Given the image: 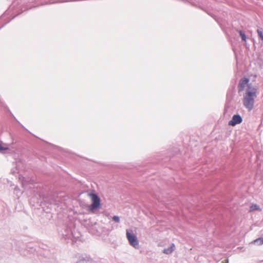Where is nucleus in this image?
<instances>
[{"label":"nucleus","instance_id":"f257e3e1","mask_svg":"<svg viewBox=\"0 0 263 263\" xmlns=\"http://www.w3.org/2000/svg\"><path fill=\"white\" fill-rule=\"evenodd\" d=\"M238 92L245 90L243 97V104L245 107L249 110L253 107L255 100L257 97V89L249 83V79L243 78L240 79L238 85Z\"/></svg>","mask_w":263,"mask_h":263},{"label":"nucleus","instance_id":"f03ea898","mask_svg":"<svg viewBox=\"0 0 263 263\" xmlns=\"http://www.w3.org/2000/svg\"><path fill=\"white\" fill-rule=\"evenodd\" d=\"M89 196L92 201V203L89 206V211L91 212H93L94 211L100 208V199L98 195L93 193L89 194Z\"/></svg>","mask_w":263,"mask_h":263},{"label":"nucleus","instance_id":"7ed1b4c3","mask_svg":"<svg viewBox=\"0 0 263 263\" xmlns=\"http://www.w3.org/2000/svg\"><path fill=\"white\" fill-rule=\"evenodd\" d=\"M126 235L129 244L136 249L139 248V241L132 230H126Z\"/></svg>","mask_w":263,"mask_h":263},{"label":"nucleus","instance_id":"20e7f679","mask_svg":"<svg viewBox=\"0 0 263 263\" xmlns=\"http://www.w3.org/2000/svg\"><path fill=\"white\" fill-rule=\"evenodd\" d=\"M242 119L239 115H235L233 116L232 119L229 122V125L235 126L236 124H240L242 122Z\"/></svg>","mask_w":263,"mask_h":263},{"label":"nucleus","instance_id":"39448f33","mask_svg":"<svg viewBox=\"0 0 263 263\" xmlns=\"http://www.w3.org/2000/svg\"><path fill=\"white\" fill-rule=\"evenodd\" d=\"M255 211H261V208H260V206L256 204H252L250 206V209H249V212H253Z\"/></svg>","mask_w":263,"mask_h":263},{"label":"nucleus","instance_id":"423d86ee","mask_svg":"<svg viewBox=\"0 0 263 263\" xmlns=\"http://www.w3.org/2000/svg\"><path fill=\"white\" fill-rule=\"evenodd\" d=\"M175 250V245L172 243L171 247L167 249H164L163 252L166 254H170L172 253Z\"/></svg>","mask_w":263,"mask_h":263},{"label":"nucleus","instance_id":"0eeeda50","mask_svg":"<svg viewBox=\"0 0 263 263\" xmlns=\"http://www.w3.org/2000/svg\"><path fill=\"white\" fill-rule=\"evenodd\" d=\"M9 149V147L7 145V144H5L3 143V142L0 141V152L2 151H5Z\"/></svg>","mask_w":263,"mask_h":263},{"label":"nucleus","instance_id":"6e6552de","mask_svg":"<svg viewBox=\"0 0 263 263\" xmlns=\"http://www.w3.org/2000/svg\"><path fill=\"white\" fill-rule=\"evenodd\" d=\"M253 242L258 243L259 245H262L263 244V238H258L254 240Z\"/></svg>","mask_w":263,"mask_h":263},{"label":"nucleus","instance_id":"1a4fd4ad","mask_svg":"<svg viewBox=\"0 0 263 263\" xmlns=\"http://www.w3.org/2000/svg\"><path fill=\"white\" fill-rule=\"evenodd\" d=\"M239 33L242 40L244 41H246L247 37L245 34L243 32H242L241 30L239 31Z\"/></svg>","mask_w":263,"mask_h":263},{"label":"nucleus","instance_id":"9d476101","mask_svg":"<svg viewBox=\"0 0 263 263\" xmlns=\"http://www.w3.org/2000/svg\"><path fill=\"white\" fill-rule=\"evenodd\" d=\"M257 33L260 37V39L263 41V33L262 31L259 29L257 30Z\"/></svg>","mask_w":263,"mask_h":263},{"label":"nucleus","instance_id":"9b49d317","mask_svg":"<svg viewBox=\"0 0 263 263\" xmlns=\"http://www.w3.org/2000/svg\"><path fill=\"white\" fill-rule=\"evenodd\" d=\"M112 219H113V220H114L115 221H116L117 222H120V218L117 216H113Z\"/></svg>","mask_w":263,"mask_h":263},{"label":"nucleus","instance_id":"f8f14e48","mask_svg":"<svg viewBox=\"0 0 263 263\" xmlns=\"http://www.w3.org/2000/svg\"><path fill=\"white\" fill-rule=\"evenodd\" d=\"M222 263H229L228 259H225L224 261H222Z\"/></svg>","mask_w":263,"mask_h":263}]
</instances>
